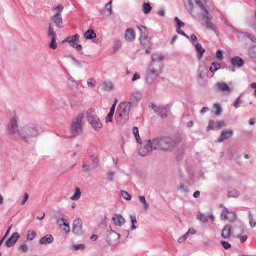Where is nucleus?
<instances>
[{
  "instance_id": "1",
  "label": "nucleus",
  "mask_w": 256,
  "mask_h": 256,
  "mask_svg": "<svg viewBox=\"0 0 256 256\" xmlns=\"http://www.w3.org/2000/svg\"><path fill=\"white\" fill-rule=\"evenodd\" d=\"M152 141L154 150L171 151L176 146L175 142L170 137L156 138Z\"/></svg>"
},
{
  "instance_id": "2",
  "label": "nucleus",
  "mask_w": 256,
  "mask_h": 256,
  "mask_svg": "<svg viewBox=\"0 0 256 256\" xmlns=\"http://www.w3.org/2000/svg\"><path fill=\"white\" fill-rule=\"evenodd\" d=\"M40 130V128L38 125L26 126L22 128L20 139L25 142H28L29 138L38 136Z\"/></svg>"
},
{
  "instance_id": "3",
  "label": "nucleus",
  "mask_w": 256,
  "mask_h": 256,
  "mask_svg": "<svg viewBox=\"0 0 256 256\" xmlns=\"http://www.w3.org/2000/svg\"><path fill=\"white\" fill-rule=\"evenodd\" d=\"M18 118L16 113H14L8 126V132L12 136L20 139L22 128L20 130L18 125Z\"/></svg>"
},
{
  "instance_id": "4",
  "label": "nucleus",
  "mask_w": 256,
  "mask_h": 256,
  "mask_svg": "<svg viewBox=\"0 0 256 256\" xmlns=\"http://www.w3.org/2000/svg\"><path fill=\"white\" fill-rule=\"evenodd\" d=\"M84 116L94 130L99 131L102 128L103 125L94 110H88Z\"/></svg>"
},
{
  "instance_id": "5",
  "label": "nucleus",
  "mask_w": 256,
  "mask_h": 256,
  "mask_svg": "<svg viewBox=\"0 0 256 256\" xmlns=\"http://www.w3.org/2000/svg\"><path fill=\"white\" fill-rule=\"evenodd\" d=\"M84 114H78L74 120L71 125V132L74 136H78L80 134L83 130V118Z\"/></svg>"
},
{
  "instance_id": "6",
  "label": "nucleus",
  "mask_w": 256,
  "mask_h": 256,
  "mask_svg": "<svg viewBox=\"0 0 256 256\" xmlns=\"http://www.w3.org/2000/svg\"><path fill=\"white\" fill-rule=\"evenodd\" d=\"M194 17L200 20H205L206 26L208 28L214 32L216 31V26L211 22L212 17L208 11H205L204 14L194 12Z\"/></svg>"
},
{
  "instance_id": "7",
  "label": "nucleus",
  "mask_w": 256,
  "mask_h": 256,
  "mask_svg": "<svg viewBox=\"0 0 256 256\" xmlns=\"http://www.w3.org/2000/svg\"><path fill=\"white\" fill-rule=\"evenodd\" d=\"M220 65H212L210 68H207L206 65H201L199 68L200 78H204L207 74L208 70L214 73L220 68Z\"/></svg>"
},
{
  "instance_id": "8",
  "label": "nucleus",
  "mask_w": 256,
  "mask_h": 256,
  "mask_svg": "<svg viewBox=\"0 0 256 256\" xmlns=\"http://www.w3.org/2000/svg\"><path fill=\"white\" fill-rule=\"evenodd\" d=\"M159 74L160 71L158 70H155L153 68H150L149 69L146 76L147 83L150 86L153 85L154 80L158 76Z\"/></svg>"
},
{
  "instance_id": "9",
  "label": "nucleus",
  "mask_w": 256,
  "mask_h": 256,
  "mask_svg": "<svg viewBox=\"0 0 256 256\" xmlns=\"http://www.w3.org/2000/svg\"><path fill=\"white\" fill-rule=\"evenodd\" d=\"M90 164H84L83 165V168L86 172L90 171L96 168L98 164L99 159L96 156H92L90 158Z\"/></svg>"
},
{
  "instance_id": "10",
  "label": "nucleus",
  "mask_w": 256,
  "mask_h": 256,
  "mask_svg": "<svg viewBox=\"0 0 256 256\" xmlns=\"http://www.w3.org/2000/svg\"><path fill=\"white\" fill-rule=\"evenodd\" d=\"M154 150L152 140H148L145 142V144L139 150V154L142 156H146L150 152Z\"/></svg>"
},
{
  "instance_id": "11",
  "label": "nucleus",
  "mask_w": 256,
  "mask_h": 256,
  "mask_svg": "<svg viewBox=\"0 0 256 256\" xmlns=\"http://www.w3.org/2000/svg\"><path fill=\"white\" fill-rule=\"evenodd\" d=\"M221 219L223 221L234 222L236 219L234 213L230 212L228 208H224L221 214Z\"/></svg>"
},
{
  "instance_id": "12",
  "label": "nucleus",
  "mask_w": 256,
  "mask_h": 256,
  "mask_svg": "<svg viewBox=\"0 0 256 256\" xmlns=\"http://www.w3.org/2000/svg\"><path fill=\"white\" fill-rule=\"evenodd\" d=\"M225 126L226 124L224 121L214 122V120H210L207 128V132H210L211 130H218Z\"/></svg>"
},
{
  "instance_id": "13",
  "label": "nucleus",
  "mask_w": 256,
  "mask_h": 256,
  "mask_svg": "<svg viewBox=\"0 0 256 256\" xmlns=\"http://www.w3.org/2000/svg\"><path fill=\"white\" fill-rule=\"evenodd\" d=\"M120 238V235L112 230L108 232L106 234V240L110 244L116 243Z\"/></svg>"
},
{
  "instance_id": "14",
  "label": "nucleus",
  "mask_w": 256,
  "mask_h": 256,
  "mask_svg": "<svg viewBox=\"0 0 256 256\" xmlns=\"http://www.w3.org/2000/svg\"><path fill=\"white\" fill-rule=\"evenodd\" d=\"M131 108V105L129 102H122L119 106L116 113L128 115L129 116V114Z\"/></svg>"
},
{
  "instance_id": "15",
  "label": "nucleus",
  "mask_w": 256,
  "mask_h": 256,
  "mask_svg": "<svg viewBox=\"0 0 256 256\" xmlns=\"http://www.w3.org/2000/svg\"><path fill=\"white\" fill-rule=\"evenodd\" d=\"M82 222L80 218L74 221L72 225V231L76 234H80L82 233Z\"/></svg>"
},
{
  "instance_id": "16",
  "label": "nucleus",
  "mask_w": 256,
  "mask_h": 256,
  "mask_svg": "<svg viewBox=\"0 0 256 256\" xmlns=\"http://www.w3.org/2000/svg\"><path fill=\"white\" fill-rule=\"evenodd\" d=\"M152 108L162 118H164L167 116V110L166 108L163 106L157 107L154 104H152Z\"/></svg>"
},
{
  "instance_id": "17",
  "label": "nucleus",
  "mask_w": 256,
  "mask_h": 256,
  "mask_svg": "<svg viewBox=\"0 0 256 256\" xmlns=\"http://www.w3.org/2000/svg\"><path fill=\"white\" fill-rule=\"evenodd\" d=\"M116 119L118 125L124 126L128 122L129 119V116H128V115L116 113Z\"/></svg>"
},
{
  "instance_id": "18",
  "label": "nucleus",
  "mask_w": 256,
  "mask_h": 256,
  "mask_svg": "<svg viewBox=\"0 0 256 256\" xmlns=\"http://www.w3.org/2000/svg\"><path fill=\"white\" fill-rule=\"evenodd\" d=\"M52 20L56 26L60 28H64V26L63 23V19L61 14H56L52 17Z\"/></svg>"
},
{
  "instance_id": "19",
  "label": "nucleus",
  "mask_w": 256,
  "mask_h": 256,
  "mask_svg": "<svg viewBox=\"0 0 256 256\" xmlns=\"http://www.w3.org/2000/svg\"><path fill=\"white\" fill-rule=\"evenodd\" d=\"M234 132L231 130H223L218 141L220 142H223L231 138Z\"/></svg>"
},
{
  "instance_id": "20",
  "label": "nucleus",
  "mask_w": 256,
  "mask_h": 256,
  "mask_svg": "<svg viewBox=\"0 0 256 256\" xmlns=\"http://www.w3.org/2000/svg\"><path fill=\"white\" fill-rule=\"evenodd\" d=\"M20 238V234L18 232L14 233L6 243V246L8 248H11L14 246Z\"/></svg>"
},
{
  "instance_id": "21",
  "label": "nucleus",
  "mask_w": 256,
  "mask_h": 256,
  "mask_svg": "<svg viewBox=\"0 0 256 256\" xmlns=\"http://www.w3.org/2000/svg\"><path fill=\"white\" fill-rule=\"evenodd\" d=\"M216 87L218 90L225 92L226 94H229L230 92V87L224 82H218L216 84Z\"/></svg>"
},
{
  "instance_id": "22",
  "label": "nucleus",
  "mask_w": 256,
  "mask_h": 256,
  "mask_svg": "<svg viewBox=\"0 0 256 256\" xmlns=\"http://www.w3.org/2000/svg\"><path fill=\"white\" fill-rule=\"evenodd\" d=\"M112 220L114 224L119 226H122L125 223L124 219L120 214H115Z\"/></svg>"
},
{
  "instance_id": "23",
  "label": "nucleus",
  "mask_w": 256,
  "mask_h": 256,
  "mask_svg": "<svg viewBox=\"0 0 256 256\" xmlns=\"http://www.w3.org/2000/svg\"><path fill=\"white\" fill-rule=\"evenodd\" d=\"M124 37L127 41H132L135 40V32L133 29L128 28L125 33Z\"/></svg>"
},
{
  "instance_id": "24",
  "label": "nucleus",
  "mask_w": 256,
  "mask_h": 256,
  "mask_svg": "<svg viewBox=\"0 0 256 256\" xmlns=\"http://www.w3.org/2000/svg\"><path fill=\"white\" fill-rule=\"evenodd\" d=\"M141 44L146 48H150L152 47L151 38L148 36L140 38Z\"/></svg>"
},
{
  "instance_id": "25",
  "label": "nucleus",
  "mask_w": 256,
  "mask_h": 256,
  "mask_svg": "<svg viewBox=\"0 0 256 256\" xmlns=\"http://www.w3.org/2000/svg\"><path fill=\"white\" fill-rule=\"evenodd\" d=\"M232 227L230 225L226 226L223 229L222 233V237L224 239L230 238L231 234Z\"/></svg>"
},
{
  "instance_id": "26",
  "label": "nucleus",
  "mask_w": 256,
  "mask_h": 256,
  "mask_svg": "<svg viewBox=\"0 0 256 256\" xmlns=\"http://www.w3.org/2000/svg\"><path fill=\"white\" fill-rule=\"evenodd\" d=\"M101 86L102 90L106 92H110L114 88L113 83L110 81L104 82Z\"/></svg>"
},
{
  "instance_id": "27",
  "label": "nucleus",
  "mask_w": 256,
  "mask_h": 256,
  "mask_svg": "<svg viewBox=\"0 0 256 256\" xmlns=\"http://www.w3.org/2000/svg\"><path fill=\"white\" fill-rule=\"evenodd\" d=\"M54 241V238L50 234H48L41 238L40 242L41 244H48L52 243Z\"/></svg>"
},
{
  "instance_id": "28",
  "label": "nucleus",
  "mask_w": 256,
  "mask_h": 256,
  "mask_svg": "<svg viewBox=\"0 0 256 256\" xmlns=\"http://www.w3.org/2000/svg\"><path fill=\"white\" fill-rule=\"evenodd\" d=\"M186 8L190 13L194 16V12L198 13L197 8L194 6L192 0H188V3L186 4Z\"/></svg>"
},
{
  "instance_id": "29",
  "label": "nucleus",
  "mask_w": 256,
  "mask_h": 256,
  "mask_svg": "<svg viewBox=\"0 0 256 256\" xmlns=\"http://www.w3.org/2000/svg\"><path fill=\"white\" fill-rule=\"evenodd\" d=\"M86 40H92L96 38V34L93 30H88L84 34Z\"/></svg>"
},
{
  "instance_id": "30",
  "label": "nucleus",
  "mask_w": 256,
  "mask_h": 256,
  "mask_svg": "<svg viewBox=\"0 0 256 256\" xmlns=\"http://www.w3.org/2000/svg\"><path fill=\"white\" fill-rule=\"evenodd\" d=\"M137 28L140 30V38L148 36V31L146 26H143L142 25H138L137 26Z\"/></svg>"
},
{
  "instance_id": "31",
  "label": "nucleus",
  "mask_w": 256,
  "mask_h": 256,
  "mask_svg": "<svg viewBox=\"0 0 256 256\" xmlns=\"http://www.w3.org/2000/svg\"><path fill=\"white\" fill-rule=\"evenodd\" d=\"M196 47V51L199 54V58H201L205 52V50L202 48V45L197 42L196 44L193 43Z\"/></svg>"
},
{
  "instance_id": "32",
  "label": "nucleus",
  "mask_w": 256,
  "mask_h": 256,
  "mask_svg": "<svg viewBox=\"0 0 256 256\" xmlns=\"http://www.w3.org/2000/svg\"><path fill=\"white\" fill-rule=\"evenodd\" d=\"M142 95L139 92H134L130 96V100L132 102H136L141 100Z\"/></svg>"
},
{
  "instance_id": "33",
  "label": "nucleus",
  "mask_w": 256,
  "mask_h": 256,
  "mask_svg": "<svg viewBox=\"0 0 256 256\" xmlns=\"http://www.w3.org/2000/svg\"><path fill=\"white\" fill-rule=\"evenodd\" d=\"M195 2L197 6L195 8H197V10H200L201 14H204L205 11H208L206 9L203 3L200 0H195Z\"/></svg>"
},
{
  "instance_id": "34",
  "label": "nucleus",
  "mask_w": 256,
  "mask_h": 256,
  "mask_svg": "<svg viewBox=\"0 0 256 256\" xmlns=\"http://www.w3.org/2000/svg\"><path fill=\"white\" fill-rule=\"evenodd\" d=\"M82 192L79 188H76L74 190V194L71 197L70 199L72 200L77 201L81 196Z\"/></svg>"
},
{
  "instance_id": "35",
  "label": "nucleus",
  "mask_w": 256,
  "mask_h": 256,
  "mask_svg": "<svg viewBox=\"0 0 256 256\" xmlns=\"http://www.w3.org/2000/svg\"><path fill=\"white\" fill-rule=\"evenodd\" d=\"M232 64H244V60L239 56H235L231 60Z\"/></svg>"
},
{
  "instance_id": "36",
  "label": "nucleus",
  "mask_w": 256,
  "mask_h": 256,
  "mask_svg": "<svg viewBox=\"0 0 256 256\" xmlns=\"http://www.w3.org/2000/svg\"><path fill=\"white\" fill-rule=\"evenodd\" d=\"M152 8L150 4L144 3L142 6V12L145 14H149L152 10Z\"/></svg>"
},
{
  "instance_id": "37",
  "label": "nucleus",
  "mask_w": 256,
  "mask_h": 256,
  "mask_svg": "<svg viewBox=\"0 0 256 256\" xmlns=\"http://www.w3.org/2000/svg\"><path fill=\"white\" fill-rule=\"evenodd\" d=\"M48 36L50 38H56V34L54 31V30L52 26V24H49L48 30Z\"/></svg>"
},
{
  "instance_id": "38",
  "label": "nucleus",
  "mask_w": 256,
  "mask_h": 256,
  "mask_svg": "<svg viewBox=\"0 0 256 256\" xmlns=\"http://www.w3.org/2000/svg\"><path fill=\"white\" fill-rule=\"evenodd\" d=\"M133 134L135 136L136 139L137 141V142L138 144H140L142 142V140L140 138V135H139V131L138 129L136 127H134L133 128L132 130Z\"/></svg>"
},
{
  "instance_id": "39",
  "label": "nucleus",
  "mask_w": 256,
  "mask_h": 256,
  "mask_svg": "<svg viewBox=\"0 0 256 256\" xmlns=\"http://www.w3.org/2000/svg\"><path fill=\"white\" fill-rule=\"evenodd\" d=\"M164 59V56L160 54H154L152 56V60L154 62H158Z\"/></svg>"
},
{
  "instance_id": "40",
  "label": "nucleus",
  "mask_w": 256,
  "mask_h": 256,
  "mask_svg": "<svg viewBox=\"0 0 256 256\" xmlns=\"http://www.w3.org/2000/svg\"><path fill=\"white\" fill-rule=\"evenodd\" d=\"M239 194V192L234 189H230L228 191V196L230 197L238 198Z\"/></svg>"
},
{
  "instance_id": "41",
  "label": "nucleus",
  "mask_w": 256,
  "mask_h": 256,
  "mask_svg": "<svg viewBox=\"0 0 256 256\" xmlns=\"http://www.w3.org/2000/svg\"><path fill=\"white\" fill-rule=\"evenodd\" d=\"M64 7L62 4H59L58 6L54 8L52 10L54 12H56V14H61L64 10Z\"/></svg>"
},
{
  "instance_id": "42",
  "label": "nucleus",
  "mask_w": 256,
  "mask_h": 256,
  "mask_svg": "<svg viewBox=\"0 0 256 256\" xmlns=\"http://www.w3.org/2000/svg\"><path fill=\"white\" fill-rule=\"evenodd\" d=\"M139 200H140V202L144 204V209L145 210H146L148 208V204L147 203L145 198L143 196H140Z\"/></svg>"
},
{
  "instance_id": "43",
  "label": "nucleus",
  "mask_w": 256,
  "mask_h": 256,
  "mask_svg": "<svg viewBox=\"0 0 256 256\" xmlns=\"http://www.w3.org/2000/svg\"><path fill=\"white\" fill-rule=\"evenodd\" d=\"M121 196L127 200H130L132 199L131 196L126 191H122Z\"/></svg>"
},
{
  "instance_id": "44",
  "label": "nucleus",
  "mask_w": 256,
  "mask_h": 256,
  "mask_svg": "<svg viewBox=\"0 0 256 256\" xmlns=\"http://www.w3.org/2000/svg\"><path fill=\"white\" fill-rule=\"evenodd\" d=\"M36 236V232L34 231L28 232L27 234V239L28 240H33Z\"/></svg>"
},
{
  "instance_id": "45",
  "label": "nucleus",
  "mask_w": 256,
  "mask_h": 256,
  "mask_svg": "<svg viewBox=\"0 0 256 256\" xmlns=\"http://www.w3.org/2000/svg\"><path fill=\"white\" fill-rule=\"evenodd\" d=\"M214 108L216 110L215 112V114L216 116H220L222 112V109L220 106L218 104H214Z\"/></svg>"
},
{
  "instance_id": "46",
  "label": "nucleus",
  "mask_w": 256,
  "mask_h": 256,
  "mask_svg": "<svg viewBox=\"0 0 256 256\" xmlns=\"http://www.w3.org/2000/svg\"><path fill=\"white\" fill-rule=\"evenodd\" d=\"M249 219H250V223L252 227L254 228L256 226V222L255 220L253 218L252 214L251 212H249Z\"/></svg>"
},
{
  "instance_id": "47",
  "label": "nucleus",
  "mask_w": 256,
  "mask_h": 256,
  "mask_svg": "<svg viewBox=\"0 0 256 256\" xmlns=\"http://www.w3.org/2000/svg\"><path fill=\"white\" fill-rule=\"evenodd\" d=\"M96 82L94 78H90L88 80V84L90 88H94L96 86Z\"/></svg>"
},
{
  "instance_id": "48",
  "label": "nucleus",
  "mask_w": 256,
  "mask_h": 256,
  "mask_svg": "<svg viewBox=\"0 0 256 256\" xmlns=\"http://www.w3.org/2000/svg\"><path fill=\"white\" fill-rule=\"evenodd\" d=\"M112 0H111L106 5V9L108 12L109 15H111L112 14Z\"/></svg>"
},
{
  "instance_id": "49",
  "label": "nucleus",
  "mask_w": 256,
  "mask_h": 256,
  "mask_svg": "<svg viewBox=\"0 0 256 256\" xmlns=\"http://www.w3.org/2000/svg\"><path fill=\"white\" fill-rule=\"evenodd\" d=\"M216 57L220 61L224 60V51L222 50H218L216 52Z\"/></svg>"
},
{
  "instance_id": "50",
  "label": "nucleus",
  "mask_w": 256,
  "mask_h": 256,
  "mask_svg": "<svg viewBox=\"0 0 256 256\" xmlns=\"http://www.w3.org/2000/svg\"><path fill=\"white\" fill-rule=\"evenodd\" d=\"M114 114L112 112H109V114H108L105 120L106 123L111 122H112Z\"/></svg>"
},
{
  "instance_id": "51",
  "label": "nucleus",
  "mask_w": 256,
  "mask_h": 256,
  "mask_svg": "<svg viewBox=\"0 0 256 256\" xmlns=\"http://www.w3.org/2000/svg\"><path fill=\"white\" fill-rule=\"evenodd\" d=\"M50 47L52 49H56L57 48V44L56 43V38H52V42L50 44Z\"/></svg>"
},
{
  "instance_id": "52",
  "label": "nucleus",
  "mask_w": 256,
  "mask_h": 256,
  "mask_svg": "<svg viewBox=\"0 0 256 256\" xmlns=\"http://www.w3.org/2000/svg\"><path fill=\"white\" fill-rule=\"evenodd\" d=\"M18 250L22 252H26L28 251V246L26 244H24L21 245L19 248Z\"/></svg>"
},
{
  "instance_id": "53",
  "label": "nucleus",
  "mask_w": 256,
  "mask_h": 256,
  "mask_svg": "<svg viewBox=\"0 0 256 256\" xmlns=\"http://www.w3.org/2000/svg\"><path fill=\"white\" fill-rule=\"evenodd\" d=\"M246 38H248L250 39V40L254 42H256V38L251 34L246 32L245 34Z\"/></svg>"
},
{
  "instance_id": "54",
  "label": "nucleus",
  "mask_w": 256,
  "mask_h": 256,
  "mask_svg": "<svg viewBox=\"0 0 256 256\" xmlns=\"http://www.w3.org/2000/svg\"><path fill=\"white\" fill-rule=\"evenodd\" d=\"M175 20L176 22L178 25V28H180L184 26V24L182 22L178 17L175 18Z\"/></svg>"
},
{
  "instance_id": "55",
  "label": "nucleus",
  "mask_w": 256,
  "mask_h": 256,
  "mask_svg": "<svg viewBox=\"0 0 256 256\" xmlns=\"http://www.w3.org/2000/svg\"><path fill=\"white\" fill-rule=\"evenodd\" d=\"M58 223L60 225V226H62V224L65 227L70 226L69 224H68V223H67L66 220L65 219H64V218H62L61 220H58Z\"/></svg>"
},
{
  "instance_id": "56",
  "label": "nucleus",
  "mask_w": 256,
  "mask_h": 256,
  "mask_svg": "<svg viewBox=\"0 0 256 256\" xmlns=\"http://www.w3.org/2000/svg\"><path fill=\"white\" fill-rule=\"evenodd\" d=\"M221 244L226 250H228L231 248V245L225 241H222Z\"/></svg>"
},
{
  "instance_id": "57",
  "label": "nucleus",
  "mask_w": 256,
  "mask_h": 256,
  "mask_svg": "<svg viewBox=\"0 0 256 256\" xmlns=\"http://www.w3.org/2000/svg\"><path fill=\"white\" fill-rule=\"evenodd\" d=\"M85 246L84 244H77L74 246V248L76 250H82L84 248Z\"/></svg>"
},
{
  "instance_id": "58",
  "label": "nucleus",
  "mask_w": 256,
  "mask_h": 256,
  "mask_svg": "<svg viewBox=\"0 0 256 256\" xmlns=\"http://www.w3.org/2000/svg\"><path fill=\"white\" fill-rule=\"evenodd\" d=\"M117 102H118V100L116 99L115 101H114V104L112 105V106L110 108V112H112L114 114V113L115 108H116V106Z\"/></svg>"
},
{
  "instance_id": "59",
  "label": "nucleus",
  "mask_w": 256,
  "mask_h": 256,
  "mask_svg": "<svg viewBox=\"0 0 256 256\" xmlns=\"http://www.w3.org/2000/svg\"><path fill=\"white\" fill-rule=\"evenodd\" d=\"M28 194H26L24 195V200L21 202V204L22 206L26 204V201L28 200Z\"/></svg>"
},
{
  "instance_id": "60",
  "label": "nucleus",
  "mask_w": 256,
  "mask_h": 256,
  "mask_svg": "<svg viewBox=\"0 0 256 256\" xmlns=\"http://www.w3.org/2000/svg\"><path fill=\"white\" fill-rule=\"evenodd\" d=\"M245 34L246 32H240L238 36L239 38L243 40L246 38Z\"/></svg>"
},
{
  "instance_id": "61",
  "label": "nucleus",
  "mask_w": 256,
  "mask_h": 256,
  "mask_svg": "<svg viewBox=\"0 0 256 256\" xmlns=\"http://www.w3.org/2000/svg\"><path fill=\"white\" fill-rule=\"evenodd\" d=\"M114 178V172H110L108 174V178L109 180H113Z\"/></svg>"
},
{
  "instance_id": "62",
  "label": "nucleus",
  "mask_w": 256,
  "mask_h": 256,
  "mask_svg": "<svg viewBox=\"0 0 256 256\" xmlns=\"http://www.w3.org/2000/svg\"><path fill=\"white\" fill-rule=\"evenodd\" d=\"M199 219L202 222L207 221V219L206 216L203 214H200L199 216Z\"/></svg>"
},
{
  "instance_id": "63",
  "label": "nucleus",
  "mask_w": 256,
  "mask_h": 256,
  "mask_svg": "<svg viewBox=\"0 0 256 256\" xmlns=\"http://www.w3.org/2000/svg\"><path fill=\"white\" fill-rule=\"evenodd\" d=\"M140 76H139L138 74H136L134 76H133V78H132V80L133 82H134V81H136V80H138L140 79Z\"/></svg>"
},
{
  "instance_id": "64",
  "label": "nucleus",
  "mask_w": 256,
  "mask_h": 256,
  "mask_svg": "<svg viewBox=\"0 0 256 256\" xmlns=\"http://www.w3.org/2000/svg\"><path fill=\"white\" fill-rule=\"evenodd\" d=\"M72 38L74 39L76 41V42H78L79 41L80 36L78 34H76L72 36Z\"/></svg>"
}]
</instances>
